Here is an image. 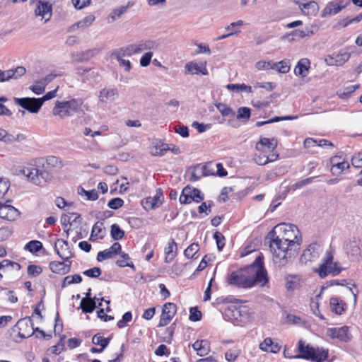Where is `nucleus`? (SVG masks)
<instances>
[{
	"instance_id": "2eb2a0df",
	"label": "nucleus",
	"mask_w": 362,
	"mask_h": 362,
	"mask_svg": "<svg viewBox=\"0 0 362 362\" xmlns=\"http://www.w3.org/2000/svg\"><path fill=\"white\" fill-rule=\"evenodd\" d=\"M54 249L57 254L63 260H69L73 257L67 241L58 239L55 243Z\"/></svg>"
},
{
	"instance_id": "13d9d810",
	"label": "nucleus",
	"mask_w": 362,
	"mask_h": 362,
	"mask_svg": "<svg viewBox=\"0 0 362 362\" xmlns=\"http://www.w3.org/2000/svg\"><path fill=\"white\" fill-rule=\"evenodd\" d=\"M9 182L6 179L0 177V201L4 199L9 189Z\"/></svg>"
},
{
	"instance_id": "f03ea898",
	"label": "nucleus",
	"mask_w": 362,
	"mask_h": 362,
	"mask_svg": "<svg viewBox=\"0 0 362 362\" xmlns=\"http://www.w3.org/2000/svg\"><path fill=\"white\" fill-rule=\"evenodd\" d=\"M265 242L269 244L273 254V262L279 268L285 267L292 260L296 250L300 245L297 240L289 239L288 237L276 236L274 230L269 233Z\"/></svg>"
},
{
	"instance_id": "4be33fe9",
	"label": "nucleus",
	"mask_w": 362,
	"mask_h": 362,
	"mask_svg": "<svg viewBox=\"0 0 362 362\" xmlns=\"http://www.w3.org/2000/svg\"><path fill=\"white\" fill-rule=\"evenodd\" d=\"M135 54L141 53L146 50H155L158 47V43L154 40L141 41L137 44H133Z\"/></svg>"
},
{
	"instance_id": "b1692460",
	"label": "nucleus",
	"mask_w": 362,
	"mask_h": 362,
	"mask_svg": "<svg viewBox=\"0 0 362 362\" xmlns=\"http://www.w3.org/2000/svg\"><path fill=\"white\" fill-rule=\"evenodd\" d=\"M329 334L332 338H336L341 341H347L348 336V327L343 326L341 327H334L329 329Z\"/></svg>"
},
{
	"instance_id": "774afa93",
	"label": "nucleus",
	"mask_w": 362,
	"mask_h": 362,
	"mask_svg": "<svg viewBox=\"0 0 362 362\" xmlns=\"http://www.w3.org/2000/svg\"><path fill=\"white\" fill-rule=\"evenodd\" d=\"M124 201L119 197L113 198L109 201L107 206L112 209H117L123 206Z\"/></svg>"
},
{
	"instance_id": "20e7f679",
	"label": "nucleus",
	"mask_w": 362,
	"mask_h": 362,
	"mask_svg": "<svg viewBox=\"0 0 362 362\" xmlns=\"http://www.w3.org/2000/svg\"><path fill=\"white\" fill-rule=\"evenodd\" d=\"M22 173L36 185H41L50 179V175L48 172L39 170L32 165L24 167Z\"/></svg>"
},
{
	"instance_id": "864d4df0",
	"label": "nucleus",
	"mask_w": 362,
	"mask_h": 362,
	"mask_svg": "<svg viewBox=\"0 0 362 362\" xmlns=\"http://www.w3.org/2000/svg\"><path fill=\"white\" fill-rule=\"evenodd\" d=\"M251 110L249 107H242L238 108L237 112V119L248 120L250 117Z\"/></svg>"
},
{
	"instance_id": "f257e3e1",
	"label": "nucleus",
	"mask_w": 362,
	"mask_h": 362,
	"mask_svg": "<svg viewBox=\"0 0 362 362\" xmlns=\"http://www.w3.org/2000/svg\"><path fill=\"white\" fill-rule=\"evenodd\" d=\"M227 281L231 286L243 288H252L257 284L264 286L268 281V278L263 264V257L259 255L250 266L233 272Z\"/></svg>"
},
{
	"instance_id": "79ce46f5",
	"label": "nucleus",
	"mask_w": 362,
	"mask_h": 362,
	"mask_svg": "<svg viewBox=\"0 0 362 362\" xmlns=\"http://www.w3.org/2000/svg\"><path fill=\"white\" fill-rule=\"evenodd\" d=\"M110 235L114 240H119L124 236V231L117 224H112L111 226Z\"/></svg>"
},
{
	"instance_id": "0e129e2a",
	"label": "nucleus",
	"mask_w": 362,
	"mask_h": 362,
	"mask_svg": "<svg viewBox=\"0 0 362 362\" xmlns=\"http://www.w3.org/2000/svg\"><path fill=\"white\" fill-rule=\"evenodd\" d=\"M213 236H214V238L215 239V240L216 242V245H217L218 250L219 251H221L223 249V247H224V245H225V238H224V236L223 235L222 233H221L220 232H218V231L214 233Z\"/></svg>"
},
{
	"instance_id": "a211bd4d",
	"label": "nucleus",
	"mask_w": 362,
	"mask_h": 362,
	"mask_svg": "<svg viewBox=\"0 0 362 362\" xmlns=\"http://www.w3.org/2000/svg\"><path fill=\"white\" fill-rule=\"evenodd\" d=\"M185 74H202L204 76L208 75V70L206 67V63H202L199 65L197 62H189L185 66Z\"/></svg>"
},
{
	"instance_id": "052dcab7",
	"label": "nucleus",
	"mask_w": 362,
	"mask_h": 362,
	"mask_svg": "<svg viewBox=\"0 0 362 362\" xmlns=\"http://www.w3.org/2000/svg\"><path fill=\"white\" fill-rule=\"evenodd\" d=\"M274 62L272 61H259L256 63V68L259 70L274 69Z\"/></svg>"
},
{
	"instance_id": "4c0bfd02",
	"label": "nucleus",
	"mask_w": 362,
	"mask_h": 362,
	"mask_svg": "<svg viewBox=\"0 0 362 362\" xmlns=\"http://www.w3.org/2000/svg\"><path fill=\"white\" fill-rule=\"evenodd\" d=\"M111 338H104L100 333L95 334L92 338V343L95 345H98L105 349L109 344Z\"/></svg>"
},
{
	"instance_id": "aec40b11",
	"label": "nucleus",
	"mask_w": 362,
	"mask_h": 362,
	"mask_svg": "<svg viewBox=\"0 0 362 362\" xmlns=\"http://www.w3.org/2000/svg\"><path fill=\"white\" fill-rule=\"evenodd\" d=\"M301 11V12L307 16H315L317 14L319 6L316 1L308 0L300 2V4H295Z\"/></svg>"
},
{
	"instance_id": "c756f323",
	"label": "nucleus",
	"mask_w": 362,
	"mask_h": 362,
	"mask_svg": "<svg viewBox=\"0 0 362 362\" xmlns=\"http://www.w3.org/2000/svg\"><path fill=\"white\" fill-rule=\"evenodd\" d=\"M329 305L332 311L337 315H341L346 308V303L337 297L330 298Z\"/></svg>"
},
{
	"instance_id": "4468645a",
	"label": "nucleus",
	"mask_w": 362,
	"mask_h": 362,
	"mask_svg": "<svg viewBox=\"0 0 362 362\" xmlns=\"http://www.w3.org/2000/svg\"><path fill=\"white\" fill-rule=\"evenodd\" d=\"M118 97V90L115 87L103 88L99 93V100L103 103H111Z\"/></svg>"
},
{
	"instance_id": "473e14b6",
	"label": "nucleus",
	"mask_w": 362,
	"mask_h": 362,
	"mask_svg": "<svg viewBox=\"0 0 362 362\" xmlns=\"http://www.w3.org/2000/svg\"><path fill=\"white\" fill-rule=\"evenodd\" d=\"M133 54H135L133 44H132L126 47H123V48L117 49L112 53V55L115 58H119V57L125 58V57H129Z\"/></svg>"
},
{
	"instance_id": "6e6d98bb",
	"label": "nucleus",
	"mask_w": 362,
	"mask_h": 362,
	"mask_svg": "<svg viewBox=\"0 0 362 362\" xmlns=\"http://www.w3.org/2000/svg\"><path fill=\"white\" fill-rule=\"evenodd\" d=\"M199 247L197 243H192L187 247L184 251V255L187 258L193 257L194 255L199 251Z\"/></svg>"
},
{
	"instance_id": "412c9836",
	"label": "nucleus",
	"mask_w": 362,
	"mask_h": 362,
	"mask_svg": "<svg viewBox=\"0 0 362 362\" xmlns=\"http://www.w3.org/2000/svg\"><path fill=\"white\" fill-rule=\"evenodd\" d=\"M350 56V53L343 52L333 56H329L325 60L329 66H341L349 59Z\"/></svg>"
},
{
	"instance_id": "c03bdc74",
	"label": "nucleus",
	"mask_w": 362,
	"mask_h": 362,
	"mask_svg": "<svg viewBox=\"0 0 362 362\" xmlns=\"http://www.w3.org/2000/svg\"><path fill=\"white\" fill-rule=\"evenodd\" d=\"M226 88L233 92L247 91L252 92L251 86H246L245 84H233L229 83L226 86Z\"/></svg>"
},
{
	"instance_id": "680f3d73",
	"label": "nucleus",
	"mask_w": 362,
	"mask_h": 362,
	"mask_svg": "<svg viewBox=\"0 0 362 362\" xmlns=\"http://www.w3.org/2000/svg\"><path fill=\"white\" fill-rule=\"evenodd\" d=\"M46 164L47 166H50L52 168H62V161L61 160L56 156H49L46 159Z\"/></svg>"
},
{
	"instance_id": "603ef678",
	"label": "nucleus",
	"mask_w": 362,
	"mask_h": 362,
	"mask_svg": "<svg viewBox=\"0 0 362 362\" xmlns=\"http://www.w3.org/2000/svg\"><path fill=\"white\" fill-rule=\"evenodd\" d=\"M120 255L122 259H119L116 262V264L120 267H129L133 269H135V267L132 262H126L127 260L129 259V256L125 252H121Z\"/></svg>"
},
{
	"instance_id": "3c124183",
	"label": "nucleus",
	"mask_w": 362,
	"mask_h": 362,
	"mask_svg": "<svg viewBox=\"0 0 362 362\" xmlns=\"http://www.w3.org/2000/svg\"><path fill=\"white\" fill-rule=\"evenodd\" d=\"M313 355V361L321 362L327 358L328 352L326 350L317 348L315 349Z\"/></svg>"
},
{
	"instance_id": "cd10ccee",
	"label": "nucleus",
	"mask_w": 362,
	"mask_h": 362,
	"mask_svg": "<svg viewBox=\"0 0 362 362\" xmlns=\"http://www.w3.org/2000/svg\"><path fill=\"white\" fill-rule=\"evenodd\" d=\"M177 250V244L173 239L168 243V246L165 248V262H170L175 257Z\"/></svg>"
},
{
	"instance_id": "5701e85b",
	"label": "nucleus",
	"mask_w": 362,
	"mask_h": 362,
	"mask_svg": "<svg viewBox=\"0 0 362 362\" xmlns=\"http://www.w3.org/2000/svg\"><path fill=\"white\" fill-rule=\"evenodd\" d=\"M315 349L309 345L305 346L304 342L301 340L299 341L298 351L300 354L294 356L295 358H305L313 361Z\"/></svg>"
},
{
	"instance_id": "7c9ffc66",
	"label": "nucleus",
	"mask_w": 362,
	"mask_h": 362,
	"mask_svg": "<svg viewBox=\"0 0 362 362\" xmlns=\"http://www.w3.org/2000/svg\"><path fill=\"white\" fill-rule=\"evenodd\" d=\"M105 228L103 226V223L100 221L96 222L92 228V232L90 235V240H95L97 238H103L105 236Z\"/></svg>"
},
{
	"instance_id": "dca6fc26",
	"label": "nucleus",
	"mask_w": 362,
	"mask_h": 362,
	"mask_svg": "<svg viewBox=\"0 0 362 362\" xmlns=\"http://www.w3.org/2000/svg\"><path fill=\"white\" fill-rule=\"evenodd\" d=\"M71 265V262L69 260H64L63 262L52 261L49 263V267L53 273L64 275L70 272Z\"/></svg>"
},
{
	"instance_id": "ea45409f",
	"label": "nucleus",
	"mask_w": 362,
	"mask_h": 362,
	"mask_svg": "<svg viewBox=\"0 0 362 362\" xmlns=\"http://www.w3.org/2000/svg\"><path fill=\"white\" fill-rule=\"evenodd\" d=\"M297 118H298L297 115L285 116V117H274V118L267 120V121L257 122L256 126L261 127V126H263V125H265L267 124H270V123H273V122H279V121H282V120H292V119H296Z\"/></svg>"
},
{
	"instance_id": "49530a36",
	"label": "nucleus",
	"mask_w": 362,
	"mask_h": 362,
	"mask_svg": "<svg viewBox=\"0 0 362 362\" xmlns=\"http://www.w3.org/2000/svg\"><path fill=\"white\" fill-rule=\"evenodd\" d=\"M274 69L277 70L279 73L286 74L290 70L289 61L282 60L279 62H274Z\"/></svg>"
},
{
	"instance_id": "9d476101",
	"label": "nucleus",
	"mask_w": 362,
	"mask_h": 362,
	"mask_svg": "<svg viewBox=\"0 0 362 362\" xmlns=\"http://www.w3.org/2000/svg\"><path fill=\"white\" fill-rule=\"evenodd\" d=\"M322 252V248L320 245L317 243L310 244L307 249L303 251L300 261L301 263L307 264L309 262H313L317 259L320 254Z\"/></svg>"
},
{
	"instance_id": "de8ad7c7",
	"label": "nucleus",
	"mask_w": 362,
	"mask_h": 362,
	"mask_svg": "<svg viewBox=\"0 0 362 362\" xmlns=\"http://www.w3.org/2000/svg\"><path fill=\"white\" fill-rule=\"evenodd\" d=\"M78 193L81 196H86L88 200H96L98 198V192L95 189L86 191L82 187L78 189Z\"/></svg>"
},
{
	"instance_id": "09e8293b",
	"label": "nucleus",
	"mask_w": 362,
	"mask_h": 362,
	"mask_svg": "<svg viewBox=\"0 0 362 362\" xmlns=\"http://www.w3.org/2000/svg\"><path fill=\"white\" fill-rule=\"evenodd\" d=\"M299 278L294 275H288L286 277V286L288 290H293L298 285Z\"/></svg>"
},
{
	"instance_id": "58836bf2",
	"label": "nucleus",
	"mask_w": 362,
	"mask_h": 362,
	"mask_svg": "<svg viewBox=\"0 0 362 362\" xmlns=\"http://www.w3.org/2000/svg\"><path fill=\"white\" fill-rule=\"evenodd\" d=\"M358 87V84L349 86L347 87L344 88L343 89L339 90L337 92V94L340 98L346 99L349 98L351 95V93H353Z\"/></svg>"
},
{
	"instance_id": "f3484780",
	"label": "nucleus",
	"mask_w": 362,
	"mask_h": 362,
	"mask_svg": "<svg viewBox=\"0 0 362 362\" xmlns=\"http://www.w3.org/2000/svg\"><path fill=\"white\" fill-rule=\"evenodd\" d=\"M163 201V194L161 189L156 190V194L153 197H147L143 202L144 207L146 210L153 209L160 206Z\"/></svg>"
},
{
	"instance_id": "5fc2aeb1",
	"label": "nucleus",
	"mask_w": 362,
	"mask_h": 362,
	"mask_svg": "<svg viewBox=\"0 0 362 362\" xmlns=\"http://www.w3.org/2000/svg\"><path fill=\"white\" fill-rule=\"evenodd\" d=\"M189 191L191 201L199 203L204 199V194L199 189L189 187Z\"/></svg>"
},
{
	"instance_id": "bf43d9fd",
	"label": "nucleus",
	"mask_w": 362,
	"mask_h": 362,
	"mask_svg": "<svg viewBox=\"0 0 362 362\" xmlns=\"http://www.w3.org/2000/svg\"><path fill=\"white\" fill-rule=\"evenodd\" d=\"M45 83H43L41 80H39L35 83L33 86H32L30 88V90L36 95L42 94L45 89Z\"/></svg>"
},
{
	"instance_id": "72a5a7b5",
	"label": "nucleus",
	"mask_w": 362,
	"mask_h": 362,
	"mask_svg": "<svg viewBox=\"0 0 362 362\" xmlns=\"http://www.w3.org/2000/svg\"><path fill=\"white\" fill-rule=\"evenodd\" d=\"M95 21V16L93 15H89L83 18L81 21L77 22L71 26V29L75 30L76 29H85L89 27L93 22Z\"/></svg>"
},
{
	"instance_id": "338daca9",
	"label": "nucleus",
	"mask_w": 362,
	"mask_h": 362,
	"mask_svg": "<svg viewBox=\"0 0 362 362\" xmlns=\"http://www.w3.org/2000/svg\"><path fill=\"white\" fill-rule=\"evenodd\" d=\"M84 275L90 278H97L101 274V269L99 267H93L83 272Z\"/></svg>"
},
{
	"instance_id": "7ed1b4c3",
	"label": "nucleus",
	"mask_w": 362,
	"mask_h": 362,
	"mask_svg": "<svg viewBox=\"0 0 362 362\" xmlns=\"http://www.w3.org/2000/svg\"><path fill=\"white\" fill-rule=\"evenodd\" d=\"M82 104L83 101L78 99H71L66 101L57 100L52 109V114L61 119L71 117L81 110Z\"/></svg>"
},
{
	"instance_id": "a19ab883",
	"label": "nucleus",
	"mask_w": 362,
	"mask_h": 362,
	"mask_svg": "<svg viewBox=\"0 0 362 362\" xmlns=\"http://www.w3.org/2000/svg\"><path fill=\"white\" fill-rule=\"evenodd\" d=\"M82 281V277L79 274H74L72 276H66L64 277L62 283V288H65L67 285L73 284H79Z\"/></svg>"
},
{
	"instance_id": "39448f33",
	"label": "nucleus",
	"mask_w": 362,
	"mask_h": 362,
	"mask_svg": "<svg viewBox=\"0 0 362 362\" xmlns=\"http://www.w3.org/2000/svg\"><path fill=\"white\" fill-rule=\"evenodd\" d=\"M34 14L41 21L45 23H47L52 16V4L48 0H37Z\"/></svg>"
},
{
	"instance_id": "4d7b16f0",
	"label": "nucleus",
	"mask_w": 362,
	"mask_h": 362,
	"mask_svg": "<svg viewBox=\"0 0 362 362\" xmlns=\"http://www.w3.org/2000/svg\"><path fill=\"white\" fill-rule=\"evenodd\" d=\"M191 192L189 191V187H185L181 193V195L180 197V202L181 204H189L191 203V199H190V194Z\"/></svg>"
},
{
	"instance_id": "c9c22d12",
	"label": "nucleus",
	"mask_w": 362,
	"mask_h": 362,
	"mask_svg": "<svg viewBox=\"0 0 362 362\" xmlns=\"http://www.w3.org/2000/svg\"><path fill=\"white\" fill-rule=\"evenodd\" d=\"M80 308L85 313H92L96 308L95 300L83 298L80 303Z\"/></svg>"
},
{
	"instance_id": "8fccbe9b",
	"label": "nucleus",
	"mask_w": 362,
	"mask_h": 362,
	"mask_svg": "<svg viewBox=\"0 0 362 362\" xmlns=\"http://www.w3.org/2000/svg\"><path fill=\"white\" fill-rule=\"evenodd\" d=\"M42 247V244L38 240H31L25 246V250L30 251L32 253H35L40 251Z\"/></svg>"
},
{
	"instance_id": "f8f14e48",
	"label": "nucleus",
	"mask_w": 362,
	"mask_h": 362,
	"mask_svg": "<svg viewBox=\"0 0 362 362\" xmlns=\"http://www.w3.org/2000/svg\"><path fill=\"white\" fill-rule=\"evenodd\" d=\"M176 305L173 303H166L163 308L158 326L167 325L176 313Z\"/></svg>"
},
{
	"instance_id": "69168bd1",
	"label": "nucleus",
	"mask_w": 362,
	"mask_h": 362,
	"mask_svg": "<svg viewBox=\"0 0 362 362\" xmlns=\"http://www.w3.org/2000/svg\"><path fill=\"white\" fill-rule=\"evenodd\" d=\"M42 272V269L39 265L30 264L28 267V274L33 277L37 276Z\"/></svg>"
},
{
	"instance_id": "e433bc0d",
	"label": "nucleus",
	"mask_w": 362,
	"mask_h": 362,
	"mask_svg": "<svg viewBox=\"0 0 362 362\" xmlns=\"http://www.w3.org/2000/svg\"><path fill=\"white\" fill-rule=\"evenodd\" d=\"M170 148L168 144L160 143L156 144L151 149V154L153 156H162Z\"/></svg>"
},
{
	"instance_id": "bb28decb",
	"label": "nucleus",
	"mask_w": 362,
	"mask_h": 362,
	"mask_svg": "<svg viewBox=\"0 0 362 362\" xmlns=\"http://www.w3.org/2000/svg\"><path fill=\"white\" fill-rule=\"evenodd\" d=\"M310 61L303 58L301 59L297 64L294 72L296 75L300 76L301 77H305L308 74V69L310 67Z\"/></svg>"
},
{
	"instance_id": "e2e57ef3",
	"label": "nucleus",
	"mask_w": 362,
	"mask_h": 362,
	"mask_svg": "<svg viewBox=\"0 0 362 362\" xmlns=\"http://www.w3.org/2000/svg\"><path fill=\"white\" fill-rule=\"evenodd\" d=\"M216 107L223 116H230L235 115V112L233 111V110L225 104L219 103L216 105Z\"/></svg>"
},
{
	"instance_id": "6ab92c4d",
	"label": "nucleus",
	"mask_w": 362,
	"mask_h": 362,
	"mask_svg": "<svg viewBox=\"0 0 362 362\" xmlns=\"http://www.w3.org/2000/svg\"><path fill=\"white\" fill-rule=\"evenodd\" d=\"M121 250V245L116 242L110 248L99 252L97 255V260L102 262L105 259H110L115 255L120 254Z\"/></svg>"
},
{
	"instance_id": "423d86ee",
	"label": "nucleus",
	"mask_w": 362,
	"mask_h": 362,
	"mask_svg": "<svg viewBox=\"0 0 362 362\" xmlns=\"http://www.w3.org/2000/svg\"><path fill=\"white\" fill-rule=\"evenodd\" d=\"M332 254L330 252H327L326 258L319 268L318 273L320 277L324 278L328 274L336 276L340 273L341 269L338 267L337 263H332Z\"/></svg>"
},
{
	"instance_id": "9b49d317",
	"label": "nucleus",
	"mask_w": 362,
	"mask_h": 362,
	"mask_svg": "<svg viewBox=\"0 0 362 362\" xmlns=\"http://www.w3.org/2000/svg\"><path fill=\"white\" fill-rule=\"evenodd\" d=\"M11 202L10 199H7L6 202L0 201V218L8 221H14L19 216L18 210L8 204Z\"/></svg>"
},
{
	"instance_id": "37998d69",
	"label": "nucleus",
	"mask_w": 362,
	"mask_h": 362,
	"mask_svg": "<svg viewBox=\"0 0 362 362\" xmlns=\"http://www.w3.org/2000/svg\"><path fill=\"white\" fill-rule=\"evenodd\" d=\"M344 8H345V5H340V4L337 2H332L326 6L325 11L330 15H335Z\"/></svg>"
},
{
	"instance_id": "a18cd8bd",
	"label": "nucleus",
	"mask_w": 362,
	"mask_h": 362,
	"mask_svg": "<svg viewBox=\"0 0 362 362\" xmlns=\"http://www.w3.org/2000/svg\"><path fill=\"white\" fill-rule=\"evenodd\" d=\"M349 168V163L347 161L342 160L336 163V166L334 168H331V172L333 175H339L341 173V172Z\"/></svg>"
},
{
	"instance_id": "f704fd0d",
	"label": "nucleus",
	"mask_w": 362,
	"mask_h": 362,
	"mask_svg": "<svg viewBox=\"0 0 362 362\" xmlns=\"http://www.w3.org/2000/svg\"><path fill=\"white\" fill-rule=\"evenodd\" d=\"M216 167L217 168L216 173L210 172L208 170V165H204L202 168V175L207 176L209 175H217L220 177H223L227 175V171L223 168V165L221 163H216Z\"/></svg>"
},
{
	"instance_id": "2f4dec72",
	"label": "nucleus",
	"mask_w": 362,
	"mask_h": 362,
	"mask_svg": "<svg viewBox=\"0 0 362 362\" xmlns=\"http://www.w3.org/2000/svg\"><path fill=\"white\" fill-rule=\"evenodd\" d=\"M285 226L284 231L285 236L283 238H288L291 240H297L299 243L298 235L300 231L297 226L293 224H284Z\"/></svg>"
},
{
	"instance_id": "6e6552de",
	"label": "nucleus",
	"mask_w": 362,
	"mask_h": 362,
	"mask_svg": "<svg viewBox=\"0 0 362 362\" xmlns=\"http://www.w3.org/2000/svg\"><path fill=\"white\" fill-rule=\"evenodd\" d=\"M362 243L361 240L354 238L346 242L344 250L349 258L353 261H358L361 257Z\"/></svg>"
},
{
	"instance_id": "c85d7f7f",
	"label": "nucleus",
	"mask_w": 362,
	"mask_h": 362,
	"mask_svg": "<svg viewBox=\"0 0 362 362\" xmlns=\"http://www.w3.org/2000/svg\"><path fill=\"white\" fill-rule=\"evenodd\" d=\"M267 147L269 150H274L277 147V140L276 139L261 138L256 144V149L262 151L263 147Z\"/></svg>"
},
{
	"instance_id": "a878e982",
	"label": "nucleus",
	"mask_w": 362,
	"mask_h": 362,
	"mask_svg": "<svg viewBox=\"0 0 362 362\" xmlns=\"http://www.w3.org/2000/svg\"><path fill=\"white\" fill-rule=\"evenodd\" d=\"M134 5V2L133 1H129L126 5L112 9L109 15L110 18L112 19V21H115L117 18H120Z\"/></svg>"
},
{
	"instance_id": "ddd939ff",
	"label": "nucleus",
	"mask_w": 362,
	"mask_h": 362,
	"mask_svg": "<svg viewBox=\"0 0 362 362\" xmlns=\"http://www.w3.org/2000/svg\"><path fill=\"white\" fill-rule=\"evenodd\" d=\"M98 52L99 49H98L72 52L71 53V59L74 62L82 63L90 60Z\"/></svg>"
},
{
	"instance_id": "0eeeda50",
	"label": "nucleus",
	"mask_w": 362,
	"mask_h": 362,
	"mask_svg": "<svg viewBox=\"0 0 362 362\" xmlns=\"http://www.w3.org/2000/svg\"><path fill=\"white\" fill-rule=\"evenodd\" d=\"M15 331H18L19 337L22 339L31 337L35 332L32 319L25 317L19 320L15 325Z\"/></svg>"
},
{
	"instance_id": "393cba45",
	"label": "nucleus",
	"mask_w": 362,
	"mask_h": 362,
	"mask_svg": "<svg viewBox=\"0 0 362 362\" xmlns=\"http://www.w3.org/2000/svg\"><path fill=\"white\" fill-rule=\"evenodd\" d=\"M192 346L200 356H206L210 351V344L207 340L196 341Z\"/></svg>"
},
{
	"instance_id": "1a4fd4ad",
	"label": "nucleus",
	"mask_w": 362,
	"mask_h": 362,
	"mask_svg": "<svg viewBox=\"0 0 362 362\" xmlns=\"http://www.w3.org/2000/svg\"><path fill=\"white\" fill-rule=\"evenodd\" d=\"M14 102L31 113H37L42 106V101L35 98H15Z\"/></svg>"
}]
</instances>
